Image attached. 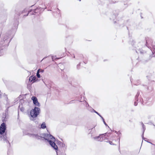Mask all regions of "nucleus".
<instances>
[{"label": "nucleus", "instance_id": "9d476101", "mask_svg": "<svg viewBox=\"0 0 155 155\" xmlns=\"http://www.w3.org/2000/svg\"><path fill=\"white\" fill-rule=\"evenodd\" d=\"M39 73H40V69H39L37 71V74H36L37 77L38 78H40V75L39 74Z\"/></svg>", "mask_w": 155, "mask_h": 155}, {"label": "nucleus", "instance_id": "f3484780", "mask_svg": "<svg viewBox=\"0 0 155 155\" xmlns=\"http://www.w3.org/2000/svg\"><path fill=\"white\" fill-rule=\"evenodd\" d=\"M101 117L103 121L104 122V119L103 118L102 116H101Z\"/></svg>", "mask_w": 155, "mask_h": 155}, {"label": "nucleus", "instance_id": "2eb2a0df", "mask_svg": "<svg viewBox=\"0 0 155 155\" xmlns=\"http://www.w3.org/2000/svg\"><path fill=\"white\" fill-rule=\"evenodd\" d=\"M52 59L53 60L54 59H55V57L54 56H52Z\"/></svg>", "mask_w": 155, "mask_h": 155}, {"label": "nucleus", "instance_id": "a211bd4d", "mask_svg": "<svg viewBox=\"0 0 155 155\" xmlns=\"http://www.w3.org/2000/svg\"><path fill=\"white\" fill-rule=\"evenodd\" d=\"M104 123L105 124L106 126H107V124L105 123V121H104Z\"/></svg>", "mask_w": 155, "mask_h": 155}, {"label": "nucleus", "instance_id": "1a4fd4ad", "mask_svg": "<svg viewBox=\"0 0 155 155\" xmlns=\"http://www.w3.org/2000/svg\"><path fill=\"white\" fill-rule=\"evenodd\" d=\"M18 109H20V110L22 111H23L24 110V109L23 107H22V105L21 104H20L19 107H18Z\"/></svg>", "mask_w": 155, "mask_h": 155}, {"label": "nucleus", "instance_id": "f03ea898", "mask_svg": "<svg viewBox=\"0 0 155 155\" xmlns=\"http://www.w3.org/2000/svg\"><path fill=\"white\" fill-rule=\"evenodd\" d=\"M0 56L3 55L5 53L6 47L8 45L10 41L8 34L0 35Z\"/></svg>", "mask_w": 155, "mask_h": 155}, {"label": "nucleus", "instance_id": "7ed1b4c3", "mask_svg": "<svg viewBox=\"0 0 155 155\" xmlns=\"http://www.w3.org/2000/svg\"><path fill=\"white\" fill-rule=\"evenodd\" d=\"M6 129V125L5 123H2L0 127V140L3 139V140H6V137L5 135H2L5 133Z\"/></svg>", "mask_w": 155, "mask_h": 155}, {"label": "nucleus", "instance_id": "20e7f679", "mask_svg": "<svg viewBox=\"0 0 155 155\" xmlns=\"http://www.w3.org/2000/svg\"><path fill=\"white\" fill-rule=\"evenodd\" d=\"M40 111V108L37 107H35L34 109H32L30 112L31 120H33V118L36 117L39 114Z\"/></svg>", "mask_w": 155, "mask_h": 155}, {"label": "nucleus", "instance_id": "423d86ee", "mask_svg": "<svg viewBox=\"0 0 155 155\" xmlns=\"http://www.w3.org/2000/svg\"><path fill=\"white\" fill-rule=\"evenodd\" d=\"M31 100L33 101V103L36 106H39L40 104L38 102L37 98L35 96H33L31 97Z\"/></svg>", "mask_w": 155, "mask_h": 155}, {"label": "nucleus", "instance_id": "0eeeda50", "mask_svg": "<svg viewBox=\"0 0 155 155\" xmlns=\"http://www.w3.org/2000/svg\"><path fill=\"white\" fill-rule=\"evenodd\" d=\"M36 77L35 76H31L29 78V81L31 82H35V81Z\"/></svg>", "mask_w": 155, "mask_h": 155}, {"label": "nucleus", "instance_id": "f8f14e48", "mask_svg": "<svg viewBox=\"0 0 155 155\" xmlns=\"http://www.w3.org/2000/svg\"><path fill=\"white\" fill-rule=\"evenodd\" d=\"M143 133L145 130V127L144 124H143Z\"/></svg>", "mask_w": 155, "mask_h": 155}, {"label": "nucleus", "instance_id": "39448f33", "mask_svg": "<svg viewBox=\"0 0 155 155\" xmlns=\"http://www.w3.org/2000/svg\"><path fill=\"white\" fill-rule=\"evenodd\" d=\"M105 134H104H104H101L99 136L94 137V138L95 140L98 141H102L104 138V136H105Z\"/></svg>", "mask_w": 155, "mask_h": 155}, {"label": "nucleus", "instance_id": "412c9836", "mask_svg": "<svg viewBox=\"0 0 155 155\" xmlns=\"http://www.w3.org/2000/svg\"><path fill=\"white\" fill-rule=\"evenodd\" d=\"M37 9H36L35 10V11H37Z\"/></svg>", "mask_w": 155, "mask_h": 155}, {"label": "nucleus", "instance_id": "ddd939ff", "mask_svg": "<svg viewBox=\"0 0 155 155\" xmlns=\"http://www.w3.org/2000/svg\"><path fill=\"white\" fill-rule=\"evenodd\" d=\"M108 142L110 144V145H114V143H112V141H109Z\"/></svg>", "mask_w": 155, "mask_h": 155}, {"label": "nucleus", "instance_id": "6ab92c4d", "mask_svg": "<svg viewBox=\"0 0 155 155\" xmlns=\"http://www.w3.org/2000/svg\"><path fill=\"white\" fill-rule=\"evenodd\" d=\"M134 104H135V106H136V105H137V104L136 103V102H135L134 103Z\"/></svg>", "mask_w": 155, "mask_h": 155}, {"label": "nucleus", "instance_id": "6e6552de", "mask_svg": "<svg viewBox=\"0 0 155 155\" xmlns=\"http://www.w3.org/2000/svg\"><path fill=\"white\" fill-rule=\"evenodd\" d=\"M46 124L45 122L43 123L41 125V128L43 129H44L45 128H46Z\"/></svg>", "mask_w": 155, "mask_h": 155}, {"label": "nucleus", "instance_id": "4be33fe9", "mask_svg": "<svg viewBox=\"0 0 155 155\" xmlns=\"http://www.w3.org/2000/svg\"><path fill=\"white\" fill-rule=\"evenodd\" d=\"M74 58H75V56H74Z\"/></svg>", "mask_w": 155, "mask_h": 155}, {"label": "nucleus", "instance_id": "dca6fc26", "mask_svg": "<svg viewBox=\"0 0 155 155\" xmlns=\"http://www.w3.org/2000/svg\"><path fill=\"white\" fill-rule=\"evenodd\" d=\"M44 71L41 69H40V72H43Z\"/></svg>", "mask_w": 155, "mask_h": 155}, {"label": "nucleus", "instance_id": "9b49d317", "mask_svg": "<svg viewBox=\"0 0 155 155\" xmlns=\"http://www.w3.org/2000/svg\"><path fill=\"white\" fill-rule=\"evenodd\" d=\"M93 110L94 112L97 114L100 117H101V115L99 113H98L95 110H94V109H93Z\"/></svg>", "mask_w": 155, "mask_h": 155}, {"label": "nucleus", "instance_id": "f257e3e1", "mask_svg": "<svg viewBox=\"0 0 155 155\" xmlns=\"http://www.w3.org/2000/svg\"><path fill=\"white\" fill-rule=\"evenodd\" d=\"M30 137H32L38 140H45L49 142L51 146L55 150H57L58 147L55 144V139L52 136L48 134H28Z\"/></svg>", "mask_w": 155, "mask_h": 155}, {"label": "nucleus", "instance_id": "aec40b11", "mask_svg": "<svg viewBox=\"0 0 155 155\" xmlns=\"http://www.w3.org/2000/svg\"><path fill=\"white\" fill-rule=\"evenodd\" d=\"M140 53H143V51L142 52V51H140Z\"/></svg>", "mask_w": 155, "mask_h": 155}, {"label": "nucleus", "instance_id": "4468645a", "mask_svg": "<svg viewBox=\"0 0 155 155\" xmlns=\"http://www.w3.org/2000/svg\"><path fill=\"white\" fill-rule=\"evenodd\" d=\"M5 120H6V119L5 117H3L2 118V121H3V122L4 121H5Z\"/></svg>", "mask_w": 155, "mask_h": 155}]
</instances>
